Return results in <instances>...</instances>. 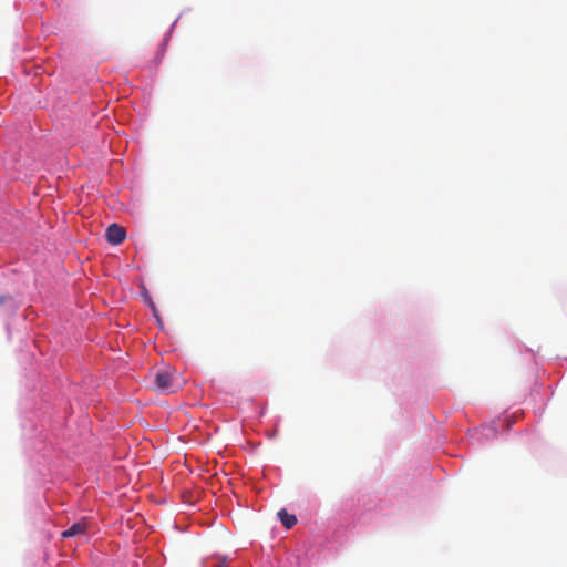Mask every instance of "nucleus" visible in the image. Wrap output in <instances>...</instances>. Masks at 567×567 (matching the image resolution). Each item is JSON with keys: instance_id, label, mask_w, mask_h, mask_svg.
I'll return each mask as SVG.
<instances>
[{"instance_id": "nucleus-2", "label": "nucleus", "mask_w": 567, "mask_h": 567, "mask_svg": "<svg viewBox=\"0 0 567 567\" xmlns=\"http://www.w3.org/2000/svg\"><path fill=\"white\" fill-rule=\"evenodd\" d=\"M106 239L110 244L120 245L126 237V231L122 226L112 224L106 229Z\"/></svg>"}, {"instance_id": "nucleus-1", "label": "nucleus", "mask_w": 567, "mask_h": 567, "mask_svg": "<svg viewBox=\"0 0 567 567\" xmlns=\"http://www.w3.org/2000/svg\"><path fill=\"white\" fill-rule=\"evenodd\" d=\"M174 377L175 372H171L168 370H159L155 374V384L158 390L163 392H174Z\"/></svg>"}, {"instance_id": "nucleus-4", "label": "nucleus", "mask_w": 567, "mask_h": 567, "mask_svg": "<svg viewBox=\"0 0 567 567\" xmlns=\"http://www.w3.org/2000/svg\"><path fill=\"white\" fill-rule=\"evenodd\" d=\"M278 516L280 518L281 524L287 529H290L297 524V517L293 514H289L286 509L279 511Z\"/></svg>"}, {"instance_id": "nucleus-6", "label": "nucleus", "mask_w": 567, "mask_h": 567, "mask_svg": "<svg viewBox=\"0 0 567 567\" xmlns=\"http://www.w3.org/2000/svg\"><path fill=\"white\" fill-rule=\"evenodd\" d=\"M6 298L3 296L0 297V305L4 302Z\"/></svg>"}, {"instance_id": "nucleus-3", "label": "nucleus", "mask_w": 567, "mask_h": 567, "mask_svg": "<svg viewBox=\"0 0 567 567\" xmlns=\"http://www.w3.org/2000/svg\"><path fill=\"white\" fill-rule=\"evenodd\" d=\"M89 528V522L86 518L81 519L80 522L74 523L70 528L62 533V537L69 538L79 535H83L86 533Z\"/></svg>"}, {"instance_id": "nucleus-5", "label": "nucleus", "mask_w": 567, "mask_h": 567, "mask_svg": "<svg viewBox=\"0 0 567 567\" xmlns=\"http://www.w3.org/2000/svg\"><path fill=\"white\" fill-rule=\"evenodd\" d=\"M150 306L152 307L154 313H156L155 305L152 301H150ZM155 316L157 317V315H155Z\"/></svg>"}]
</instances>
